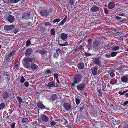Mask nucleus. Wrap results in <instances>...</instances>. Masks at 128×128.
Wrapping results in <instances>:
<instances>
[{
	"label": "nucleus",
	"instance_id": "nucleus-1",
	"mask_svg": "<svg viewBox=\"0 0 128 128\" xmlns=\"http://www.w3.org/2000/svg\"><path fill=\"white\" fill-rule=\"evenodd\" d=\"M81 78L82 76L80 75L79 74H76L74 77V82L72 84V86H74L75 84L79 83L81 81Z\"/></svg>",
	"mask_w": 128,
	"mask_h": 128
},
{
	"label": "nucleus",
	"instance_id": "nucleus-2",
	"mask_svg": "<svg viewBox=\"0 0 128 128\" xmlns=\"http://www.w3.org/2000/svg\"><path fill=\"white\" fill-rule=\"evenodd\" d=\"M100 44L98 42H96L93 44L92 50L95 51H97L100 48Z\"/></svg>",
	"mask_w": 128,
	"mask_h": 128
},
{
	"label": "nucleus",
	"instance_id": "nucleus-3",
	"mask_svg": "<svg viewBox=\"0 0 128 128\" xmlns=\"http://www.w3.org/2000/svg\"><path fill=\"white\" fill-rule=\"evenodd\" d=\"M14 28V25L10 26H6L4 27V29L7 31H9L12 30Z\"/></svg>",
	"mask_w": 128,
	"mask_h": 128
},
{
	"label": "nucleus",
	"instance_id": "nucleus-4",
	"mask_svg": "<svg viewBox=\"0 0 128 128\" xmlns=\"http://www.w3.org/2000/svg\"><path fill=\"white\" fill-rule=\"evenodd\" d=\"M64 108L68 111L70 110L72 108L71 105L68 103H65L64 104Z\"/></svg>",
	"mask_w": 128,
	"mask_h": 128
},
{
	"label": "nucleus",
	"instance_id": "nucleus-5",
	"mask_svg": "<svg viewBox=\"0 0 128 128\" xmlns=\"http://www.w3.org/2000/svg\"><path fill=\"white\" fill-rule=\"evenodd\" d=\"M40 14L42 16L47 17L48 15V13L46 10H43L41 11L40 12Z\"/></svg>",
	"mask_w": 128,
	"mask_h": 128
},
{
	"label": "nucleus",
	"instance_id": "nucleus-6",
	"mask_svg": "<svg viewBox=\"0 0 128 128\" xmlns=\"http://www.w3.org/2000/svg\"><path fill=\"white\" fill-rule=\"evenodd\" d=\"M85 86V83L83 82L81 84H80L77 86V88L79 90H82L84 88Z\"/></svg>",
	"mask_w": 128,
	"mask_h": 128
},
{
	"label": "nucleus",
	"instance_id": "nucleus-7",
	"mask_svg": "<svg viewBox=\"0 0 128 128\" xmlns=\"http://www.w3.org/2000/svg\"><path fill=\"white\" fill-rule=\"evenodd\" d=\"M8 21L10 23H12L15 20L14 16L11 15L9 16L8 17Z\"/></svg>",
	"mask_w": 128,
	"mask_h": 128
},
{
	"label": "nucleus",
	"instance_id": "nucleus-8",
	"mask_svg": "<svg viewBox=\"0 0 128 128\" xmlns=\"http://www.w3.org/2000/svg\"><path fill=\"white\" fill-rule=\"evenodd\" d=\"M92 74L94 75H96L97 74L98 68L97 67L95 66L92 68Z\"/></svg>",
	"mask_w": 128,
	"mask_h": 128
},
{
	"label": "nucleus",
	"instance_id": "nucleus-9",
	"mask_svg": "<svg viewBox=\"0 0 128 128\" xmlns=\"http://www.w3.org/2000/svg\"><path fill=\"white\" fill-rule=\"evenodd\" d=\"M42 120L45 122H47L49 120L48 118V117L45 115H42Z\"/></svg>",
	"mask_w": 128,
	"mask_h": 128
},
{
	"label": "nucleus",
	"instance_id": "nucleus-10",
	"mask_svg": "<svg viewBox=\"0 0 128 128\" xmlns=\"http://www.w3.org/2000/svg\"><path fill=\"white\" fill-rule=\"evenodd\" d=\"M99 10V8L96 6H94L92 7L90 11L92 12H96L98 11Z\"/></svg>",
	"mask_w": 128,
	"mask_h": 128
},
{
	"label": "nucleus",
	"instance_id": "nucleus-11",
	"mask_svg": "<svg viewBox=\"0 0 128 128\" xmlns=\"http://www.w3.org/2000/svg\"><path fill=\"white\" fill-rule=\"evenodd\" d=\"M32 50L31 48H28L26 51L25 56H29L31 54L32 52Z\"/></svg>",
	"mask_w": 128,
	"mask_h": 128
},
{
	"label": "nucleus",
	"instance_id": "nucleus-12",
	"mask_svg": "<svg viewBox=\"0 0 128 128\" xmlns=\"http://www.w3.org/2000/svg\"><path fill=\"white\" fill-rule=\"evenodd\" d=\"M33 61L32 58H26L24 59V62L25 63H28L29 62H32Z\"/></svg>",
	"mask_w": 128,
	"mask_h": 128
},
{
	"label": "nucleus",
	"instance_id": "nucleus-13",
	"mask_svg": "<svg viewBox=\"0 0 128 128\" xmlns=\"http://www.w3.org/2000/svg\"><path fill=\"white\" fill-rule=\"evenodd\" d=\"M115 6L114 3L113 2H110L108 5V8L110 9H111L114 8Z\"/></svg>",
	"mask_w": 128,
	"mask_h": 128
},
{
	"label": "nucleus",
	"instance_id": "nucleus-14",
	"mask_svg": "<svg viewBox=\"0 0 128 128\" xmlns=\"http://www.w3.org/2000/svg\"><path fill=\"white\" fill-rule=\"evenodd\" d=\"M37 106L38 108H40L44 109L46 108L45 106L43 105L42 103L40 102L38 103Z\"/></svg>",
	"mask_w": 128,
	"mask_h": 128
},
{
	"label": "nucleus",
	"instance_id": "nucleus-15",
	"mask_svg": "<svg viewBox=\"0 0 128 128\" xmlns=\"http://www.w3.org/2000/svg\"><path fill=\"white\" fill-rule=\"evenodd\" d=\"M31 68L33 70H36L37 69L38 67L37 65L35 64L34 63H32L31 65Z\"/></svg>",
	"mask_w": 128,
	"mask_h": 128
},
{
	"label": "nucleus",
	"instance_id": "nucleus-16",
	"mask_svg": "<svg viewBox=\"0 0 128 128\" xmlns=\"http://www.w3.org/2000/svg\"><path fill=\"white\" fill-rule=\"evenodd\" d=\"M48 86L50 88H55L56 87L55 83L54 82L48 83Z\"/></svg>",
	"mask_w": 128,
	"mask_h": 128
},
{
	"label": "nucleus",
	"instance_id": "nucleus-17",
	"mask_svg": "<svg viewBox=\"0 0 128 128\" xmlns=\"http://www.w3.org/2000/svg\"><path fill=\"white\" fill-rule=\"evenodd\" d=\"M122 82H124L128 83V78L126 76H123L121 78Z\"/></svg>",
	"mask_w": 128,
	"mask_h": 128
},
{
	"label": "nucleus",
	"instance_id": "nucleus-18",
	"mask_svg": "<svg viewBox=\"0 0 128 128\" xmlns=\"http://www.w3.org/2000/svg\"><path fill=\"white\" fill-rule=\"evenodd\" d=\"M84 67V64L82 63H80L78 64V68L82 69H83Z\"/></svg>",
	"mask_w": 128,
	"mask_h": 128
},
{
	"label": "nucleus",
	"instance_id": "nucleus-19",
	"mask_svg": "<svg viewBox=\"0 0 128 128\" xmlns=\"http://www.w3.org/2000/svg\"><path fill=\"white\" fill-rule=\"evenodd\" d=\"M68 37L67 35L64 34H62L61 35V38L62 40H64L66 39Z\"/></svg>",
	"mask_w": 128,
	"mask_h": 128
},
{
	"label": "nucleus",
	"instance_id": "nucleus-20",
	"mask_svg": "<svg viewBox=\"0 0 128 128\" xmlns=\"http://www.w3.org/2000/svg\"><path fill=\"white\" fill-rule=\"evenodd\" d=\"M95 63L96 64L100 66L101 64V62L100 60L98 59H96L94 60Z\"/></svg>",
	"mask_w": 128,
	"mask_h": 128
},
{
	"label": "nucleus",
	"instance_id": "nucleus-21",
	"mask_svg": "<svg viewBox=\"0 0 128 128\" xmlns=\"http://www.w3.org/2000/svg\"><path fill=\"white\" fill-rule=\"evenodd\" d=\"M57 98V96L56 95H52L51 97V98L53 100H56Z\"/></svg>",
	"mask_w": 128,
	"mask_h": 128
},
{
	"label": "nucleus",
	"instance_id": "nucleus-22",
	"mask_svg": "<svg viewBox=\"0 0 128 128\" xmlns=\"http://www.w3.org/2000/svg\"><path fill=\"white\" fill-rule=\"evenodd\" d=\"M92 43V41L90 39L88 41V45L87 46L88 48L89 49L91 48V46Z\"/></svg>",
	"mask_w": 128,
	"mask_h": 128
},
{
	"label": "nucleus",
	"instance_id": "nucleus-23",
	"mask_svg": "<svg viewBox=\"0 0 128 128\" xmlns=\"http://www.w3.org/2000/svg\"><path fill=\"white\" fill-rule=\"evenodd\" d=\"M3 96L4 99H7L8 98V93L6 92L4 93L3 94Z\"/></svg>",
	"mask_w": 128,
	"mask_h": 128
},
{
	"label": "nucleus",
	"instance_id": "nucleus-24",
	"mask_svg": "<svg viewBox=\"0 0 128 128\" xmlns=\"http://www.w3.org/2000/svg\"><path fill=\"white\" fill-rule=\"evenodd\" d=\"M38 51L39 53L42 55H44L46 53V50H43Z\"/></svg>",
	"mask_w": 128,
	"mask_h": 128
},
{
	"label": "nucleus",
	"instance_id": "nucleus-25",
	"mask_svg": "<svg viewBox=\"0 0 128 128\" xmlns=\"http://www.w3.org/2000/svg\"><path fill=\"white\" fill-rule=\"evenodd\" d=\"M24 66L26 68H29L30 67V64L29 63H25Z\"/></svg>",
	"mask_w": 128,
	"mask_h": 128
},
{
	"label": "nucleus",
	"instance_id": "nucleus-26",
	"mask_svg": "<svg viewBox=\"0 0 128 128\" xmlns=\"http://www.w3.org/2000/svg\"><path fill=\"white\" fill-rule=\"evenodd\" d=\"M30 14H27L26 15L23 16H22V18L24 19H26L29 18L30 17Z\"/></svg>",
	"mask_w": 128,
	"mask_h": 128
},
{
	"label": "nucleus",
	"instance_id": "nucleus-27",
	"mask_svg": "<svg viewBox=\"0 0 128 128\" xmlns=\"http://www.w3.org/2000/svg\"><path fill=\"white\" fill-rule=\"evenodd\" d=\"M118 52H113L111 53V56L112 57H114L116 56Z\"/></svg>",
	"mask_w": 128,
	"mask_h": 128
},
{
	"label": "nucleus",
	"instance_id": "nucleus-28",
	"mask_svg": "<svg viewBox=\"0 0 128 128\" xmlns=\"http://www.w3.org/2000/svg\"><path fill=\"white\" fill-rule=\"evenodd\" d=\"M120 48V47L118 46H116L113 48L112 49L114 51H116L118 50Z\"/></svg>",
	"mask_w": 128,
	"mask_h": 128
},
{
	"label": "nucleus",
	"instance_id": "nucleus-29",
	"mask_svg": "<svg viewBox=\"0 0 128 128\" xmlns=\"http://www.w3.org/2000/svg\"><path fill=\"white\" fill-rule=\"evenodd\" d=\"M18 100L19 102V104H21L22 102V98L20 97H18Z\"/></svg>",
	"mask_w": 128,
	"mask_h": 128
},
{
	"label": "nucleus",
	"instance_id": "nucleus-30",
	"mask_svg": "<svg viewBox=\"0 0 128 128\" xmlns=\"http://www.w3.org/2000/svg\"><path fill=\"white\" fill-rule=\"evenodd\" d=\"M5 106V104L4 103H2L0 104V110L3 109Z\"/></svg>",
	"mask_w": 128,
	"mask_h": 128
},
{
	"label": "nucleus",
	"instance_id": "nucleus-31",
	"mask_svg": "<svg viewBox=\"0 0 128 128\" xmlns=\"http://www.w3.org/2000/svg\"><path fill=\"white\" fill-rule=\"evenodd\" d=\"M55 30L53 28L51 30V31L50 32V34H51L54 35L55 34Z\"/></svg>",
	"mask_w": 128,
	"mask_h": 128
},
{
	"label": "nucleus",
	"instance_id": "nucleus-32",
	"mask_svg": "<svg viewBox=\"0 0 128 128\" xmlns=\"http://www.w3.org/2000/svg\"><path fill=\"white\" fill-rule=\"evenodd\" d=\"M59 54L58 53H56L54 55V57L56 58H57L58 57Z\"/></svg>",
	"mask_w": 128,
	"mask_h": 128
},
{
	"label": "nucleus",
	"instance_id": "nucleus-33",
	"mask_svg": "<svg viewBox=\"0 0 128 128\" xmlns=\"http://www.w3.org/2000/svg\"><path fill=\"white\" fill-rule=\"evenodd\" d=\"M28 120L26 118H24L22 120V122L23 123H25L27 122Z\"/></svg>",
	"mask_w": 128,
	"mask_h": 128
},
{
	"label": "nucleus",
	"instance_id": "nucleus-34",
	"mask_svg": "<svg viewBox=\"0 0 128 128\" xmlns=\"http://www.w3.org/2000/svg\"><path fill=\"white\" fill-rule=\"evenodd\" d=\"M66 21L63 20L59 24L60 26H62L66 22Z\"/></svg>",
	"mask_w": 128,
	"mask_h": 128
},
{
	"label": "nucleus",
	"instance_id": "nucleus-35",
	"mask_svg": "<svg viewBox=\"0 0 128 128\" xmlns=\"http://www.w3.org/2000/svg\"><path fill=\"white\" fill-rule=\"evenodd\" d=\"M25 81V79L23 76H22L20 80V82L21 83H23Z\"/></svg>",
	"mask_w": 128,
	"mask_h": 128
},
{
	"label": "nucleus",
	"instance_id": "nucleus-36",
	"mask_svg": "<svg viewBox=\"0 0 128 128\" xmlns=\"http://www.w3.org/2000/svg\"><path fill=\"white\" fill-rule=\"evenodd\" d=\"M56 53H59L61 54L62 53V51L60 49H58L56 50Z\"/></svg>",
	"mask_w": 128,
	"mask_h": 128
},
{
	"label": "nucleus",
	"instance_id": "nucleus-37",
	"mask_svg": "<svg viewBox=\"0 0 128 128\" xmlns=\"http://www.w3.org/2000/svg\"><path fill=\"white\" fill-rule=\"evenodd\" d=\"M30 44V40H29L27 41L26 42V46H28Z\"/></svg>",
	"mask_w": 128,
	"mask_h": 128
},
{
	"label": "nucleus",
	"instance_id": "nucleus-38",
	"mask_svg": "<svg viewBox=\"0 0 128 128\" xmlns=\"http://www.w3.org/2000/svg\"><path fill=\"white\" fill-rule=\"evenodd\" d=\"M75 0H71L70 2V5H72L74 4Z\"/></svg>",
	"mask_w": 128,
	"mask_h": 128
},
{
	"label": "nucleus",
	"instance_id": "nucleus-39",
	"mask_svg": "<svg viewBox=\"0 0 128 128\" xmlns=\"http://www.w3.org/2000/svg\"><path fill=\"white\" fill-rule=\"evenodd\" d=\"M60 21V20L59 19H55L53 21V22L55 23L56 22H59Z\"/></svg>",
	"mask_w": 128,
	"mask_h": 128
},
{
	"label": "nucleus",
	"instance_id": "nucleus-40",
	"mask_svg": "<svg viewBox=\"0 0 128 128\" xmlns=\"http://www.w3.org/2000/svg\"><path fill=\"white\" fill-rule=\"evenodd\" d=\"M20 0H11V2L12 3H16L18 2Z\"/></svg>",
	"mask_w": 128,
	"mask_h": 128
},
{
	"label": "nucleus",
	"instance_id": "nucleus-41",
	"mask_svg": "<svg viewBox=\"0 0 128 128\" xmlns=\"http://www.w3.org/2000/svg\"><path fill=\"white\" fill-rule=\"evenodd\" d=\"M68 43L67 42H66L65 43L62 44H59V45L61 46H65L68 45Z\"/></svg>",
	"mask_w": 128,
	"mask_h": 128
},
{
	"label": "nucleus",
	"instance_id": "nucleus-42",
	"mask_svg": "<svg viewBox=\"0 0 128 128\" xmlns=\"http://www.w3.org/2000/svg\"><path fill=\"white\" fill-rule=\"evenodd\" d=\"M76 103L77 104H78L80 103V100L79 99L76 98Z\"/></svg>",
	"mask_w": 128,
	"mask_h": 128
},
{
	"label": "nucleus",
	"instance_id": "nucleus-43",
	"mask_svg": "<svg viewBox=\"0 0 128 128\" xmlns=\"http://www.w3.org/2000/svg\"><path fill=\"white\" fill-rule=\"evenodd\" d=\"M114 72L113 71H112L110 73V76L111 77L113 78L114 77Z\"/></svg>",
	"mask_w": 128,
	"mask_h": 128
},
{
	"label": "nucleus",
	"instance_id": "nucleus-44",
	"mask_svg": "<svg viewBox=\"0 0 128 128\" xmlns=\"http://www.w3.org/2000/svg\"><path fill=\"white\" fill-rule=\"evenodd\" d=\"M45 25L46 26H49L51 25V24L48 22H46Z\"/></svg>",
	"mask_w": 128,
	"mask_h": 128
},
{
	"label": "nucleus",
	"instance_id": "nucleus-45",
	"mask_svg": "<svg viewBox=\"0 0 128 128\" xmlns=\"http://www.w3.org/2000/svg\"><path fill=\"white\" fill-rule=\"evenodd\" d=\"M24 85L26 87H28L29 86V84L28 82H26L24 83Z\"/></svg>",
	"mask_w": 128,
	"mask_h": 128
},
{
	"label": "nucleus",
	"instance_id": "nucleus-46",
	"mask_svg": "<svg viewBox=\"0 0 128 128\" xmlns=\"http://www.w3.org/2000/svg\"><path fill=\"white\" fill-rule=\"evenodd\" d=\"M40 30L42 32H44L45 30V28L44 27H41L40 28Z\"/></svg>",
	"mask_w": 128,
	"mask_h": 128
},
{
	"label": "nucleus",
	"instance_id": "nucleus-47",
	"mask_svg": "<svg viewBox=\"0 0 128 128\" xmlns=\"http://www.w3.org/2000/svg\"><path fill=\"white\" fill-rule=\"evenodd\" d=\"M50 124L52 126H53L56 125V123L52 121L51 122Z\"/></svg>",
	"mask_w": 128,
	"mask_h": 128
},
{
	"label": "nucleus",
	"instance_id": "nucleus-48",
	"mask_svg": "<svg viewBox=\"0 0 128 128\" xmlns=\"http://www.w3.org/2000/svg\"><path fill=\"white\" fill-rule=\"evenodd\" d=\"M126 92L125 91L124 92H119V94H120V95H122L124 94V93Z\"/></svg>",
	"mask_w": 128,
	"mask_h": 128
},
{
	"label": "nucleus",
	"instance_id": "nucleus-49",
	"mask_svg": "<svg viewBox=\"0 0 128 128\" xmlns=\"http://www.w3.org/2000/svg\"><path fill=\"white\" fill-rule=\"evenodd\" d=\"M54 78L56 79H57L58 77V74H55L54 75Z\"/></svg>",
	"mask_w": 128,
	"mask_h": 128
},
{
	"label": "nucleus",
	"instance_id": "nucleus-50",
	"mask_svg": "<svg viewBox=\"0 0 128 128\" xmlns=\"http://www.w3.org/2000/svg\"><path fill=\"white\" fill-rule=\"evenodd\" d=\"M104 11L106 14H107L108 13V10L107 9L104 8Z\"/></svg>",
	"mask_w": 128,
	"mask_h": 128
},
{
	"label": "nucleus",
	"instance_id": "nucleus-51",
	"mask_svg": "<svg viewBox=\"0 0 128 128\" xmlns=\"http://www.w3.org/2000/svg\"><path fill=\"white\" fill-rule=\"evenodd\" d=\"M128 104V101L125 102L123 104V105L124 106H125Z\"/></svg>",
	"mask_w": 128,
	"mask_h": 128
},
{
	"label": "nucleus",
	"instance_id": "nucleus-52",
	"mask_svg": "<svg viewBox=\"0 0 128 128\" xmlns=\"http://www.w3.org/2000/svg\"><path fill=\"white\" fill-rule=\"evenodd\" d=\"M105 56L108 58H110L111 57L110 55L109 54H106L105 55Z\"/></svg>",
	"mask_w": 128,
	"mask_h": 128
},
{
	"label": "nucleus",
	"instance_id": "nucleus-53",
	"mask_svg": "<svg viewBox=\"0 0 128 128\" xmlns=\"http://www.w3.org/2000/svg\"><path fill=\"white\" fill-rule=\"evenodd\" d=\"M15 123H14L11 125V127L12 128H14L15 127Z\"/></svg>",
	"mask_w": 128,
	"mask_h": 128
},
{
	"label": "nucleus",
	"instance_id": "nucleus-54",
	"mask_svg": "<svg viewBox=\"0 0 128 128\" xmlns=\"http://www.w3.org/2000/svg\"><path fill=\"white\" fill-rule=\"evenodd\" d=\"M116 18L117 19L119 20H120L122 19V18L120 17L116 16Z\"/></svg>",
	"mask_w": 128,
	"mask_h": 128
},
{
	"label": "nucleus",
	"instance_id": "nucleus-55",
	"mask_svg": "<svg viewBox=\"0 0 128 128\" xmlns=\"http://www.w3.org/2000/svg\"><path fill=\"white\" fill-rule=\"evenodd\" d=\"M86 56H90V54H89L86 53Z\"/></svg>",
	"mask_w": 128,
	"mask_h": 128
},
{
	"label": "nucleus",
	"instance_id": "nucleus-56",
	"mask_svg": "<svg viewBox=\"0 0 128 128\" xmlns=\"http://www.w3.org/2000/svg\"><path fill=\"white\" fill-rule=\"evenodd\" d=\"M12 53H10L8 55V56L9 57H10L12 56Z\"/></svg>",
	"mask_w": 128,
	"mask_h": 128
},
{
	"label": "nucleus",
	"instance_id": "nucleus-57",
	"mask_svg": "<svg viewBox=\"0 0 128 128\" xmlns=\"http://www.w3.org/2000/svg\"><path fill=\"white\" fill-rule=\"evenodd\" d=\"M14 32L15 34H16L18 32V30H14Z\"/></svg>",
	"mask_w": 128,
	"mask_h": 128
},
{
	"label": "nucleus",
	"instance_id": "nucleus-58",
	"mask_svg": "<svg viewBox=\"0 0 128 128\" xmlns=\"http://www.w3.org/2000/svg\"><path fill=\"white\" fill-rule=\"evenodd\" d=\"M46 72L48 74H49L50 73V70H47Z\"/></svg>",
	"mask_w": 128,
	"mask_h": 128
},
{
	"label": "nucleus",
	"instance_id": "nucleus-59",
	"mask_svg": "<svg viewBox=\"0 0 128 128\" xmlns=\"http://www.w3.org/2000/svg\"><path fill=\"white\" fill-rule=\"evenodd\" d=\"M119 15L120 16H124V15L123 14H119Z\"/></svg>",
	"mask_w": 128,
	"mask_h": 128
},
{
	"label": "nucleus",
	"instance_id": "nucleus-60",
	"mask_svg": "<svg viewBox=\"0 0 128 128\" xmlns=\"http://www.w3.org/2000/svg\"><path fill=\"white\" fill-rule=\"evenodd\" d=\"M67 16H66L65 17V18L64 20H65L66 21V20L67 19Z\"/></svg>",
	"mask_w": 128,
	"mask_h": 128
},
{
	"label": "nucleus",
	"instance_id": "nucleus-61",
	"mask_svg": "<svg viewBox=\"0 0 128 128\" xmlns=\"http://www.w3.org/2000/svg\"><path fill=\"white\" fill-rule=\"evenodd\" d=\"M117 83V80H115L114 83V84H116Z\"/></svg>",
	"mask_w": 128,
	"mask_h": 128
},
{
	"label": "nucleus",
	"instance_id": "nucleus-62",
	"mask_svg": "<svg viewBox=\"0 0 128 128\" xmlns=\"http://www.w3.org/2000/svg\"><path fill=\"white\" fill-rule=\"evenodd\" d=\"M125 96L126 97H128V93H126L125 94Z\"/></svg>",
	"mask_w": 128,
	"mask_h": 128
},
{
	"label": "nucleus",
	"instance_id": "nucleus-63",
	"mask_svg": "<svg viewBox=\"0 0 128 128\" xmlns=\"http://www.w3.org/2000/svg\"><path fill=\"white\" fill-rule=\"evenodd\" d=\"M82 48V45H80V49L81 50Z\"/></svg>",
	"mask_w": 128,
	"mask_h": 128
},
{
	"label": "nucleus",
	"instance_id": "nucleus-64",
	"mask_svg": "<svg viewBox=\"0 0 128 128\" xmlns=\"http://www.w3.org/2000/svg\"><path fill=\"white\" fill-rule=\"evenodd\" d=\"M56 80L58 83H59V81L57 79H56Z\"/></svg>",
	"mask_w": 128,
	"mask_h": 128
}]
</instances>
